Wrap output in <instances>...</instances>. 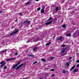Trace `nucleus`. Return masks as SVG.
<instances>
[{
    "mask_svg": "<svg viewBox=\"0 0 79 79\" xmlns=\"http://www.w3.org/2000/svg\"><path fill=\"white\" fill-rule=\"evenodd\" d=\"M77 56H79V53H77Z\"/></svg>",
    "mask_w": 79,
    "mask_h": 79,
    "instance_id": "58836bf2",
    "label": "nucleus"
},
{
    "mask_svg": "<svg viewBox=\"0 0 79 79\" xmlns=\"http://www.w3.org/2000/svg\"><path fill=\"white\" fill-rule=\"evenodd\" d=\"M40 79H42V78H40Z\"/></svg>",
    "mask_w": 79,
    "mask_h": 79,
    "instance_id": "8fccbe9b",
    "label": "nucleus"
},
{
    "mask_svg": "<svg viewBox=\"0 0 79 79\" xmlns=\"http://www.w3.org/2000/svg\"><path fill=\"white\" fill-rule=\"evenodd\" d=\"M31 23V21H29L28 20H26L24 22V25L26 26H27V25H29V24H30V23Z\"/></svg>",
    "mask_w": 79,
    "mask_h": 79,
    "instance_id": "f03ea898",
    "label": "nucleus"
},
{
    "mask_svg": "<svg viewBox=\"0 0 79 79\" xmlns=\"http://www.w3.org/2000/svg\"><path fill=\"white\" fill-rule=\"evenodd\" d=\"M41 13H44V8L42 9L41 10Z\"/></svg>",
    "mask_w": 79,
    "mask_h": 79,
    "instance_id": "ddd939ff",
    "label": "nucleus"
},
{
    "mask_svg": "<svg viewBox=\"0 0 79 79\" xmlns=\"http://www.w3.org/2000/svg\"><path fill=\"white\" fill-rule=\"evenodd\" d=\"M40 7H39L37 9V11H40Z\"/></svg>",
    "mask_w": 79,
    "mask_h": 79,
    "instance_id": "a878e982",
    "label": "nucleus"
},
{
    "mask_svg": "<svg viewBox=\"0 0 79 79\" xmlns=\"http://www.w3.org/2000/svg\"><path fill=\"white\" fill-rule=\"evenodd\" d=\"M28 56H29V57H31V55H28Z\"/></svg>",
    "mask_w": 79,
    "mask_h": 79,
    "instance_id": "4c0bfd02",
    "label": "nucleus"
},
{
    "mask_svg": "<svg viewBox=\"0 0 79 79\" xmlns=\"http://www.w3.org/2000/svg\"><path fill=\"white\" fill-rule=\"evenodd\" d=\"M71 59H72V57H70L69 58V60H71Z\"/></svg>",
    "mask_w": 79,
    "mask_h": 79,
    "instance_id": "72a5a7b5",
    "label": "nucleus"
},
{
    "mask_svg": "<svg viewBox=\"0 0 79 79\" xmlns=\"http://www.w3.org/2000/svg\"><path fill=\"white\" fill-rule=\"evenodd\" d=\"M66 36H67V37H69L71 36V33H70L69 34H67L66 35Z\"/></svg>",
    "mask_w": 79,
    "mask_h": 79,
    "instance_id": "2eb2a0df",
    "label": "nucleus"
},
{
    "mask_svg": "<svg viewBox=\"0 0 79 79\" xmlns=\"http://www.w3.org/2000/svg\"><path fill=\"white\" fill-rule=\"evenodd\" d=\"M76 32L75 33L73 34V37H75V38H77V36L76 35Z\"/></svg>",
    "mask_w": 79,
    "mask_h": 79,
    "instance_id": "9b49d317",
    "label": "nucleus"
},
{
    "mask_svg": "<svg viewBox=\"0 0 79 79\" xmlns=\"http://www.w3.org/2000/svg\"><path fill=\"white\" fill-rule=\"evenodd\" d=\"M78 70V69H74L73 70V71L74 73H76V72H77V71Z\"/></svg>",
    "mask_w": 79,
    "mask_h": 79,
    "instance_id": "f3484780",
    "label": "nucleus"
},
{
    "mask_svg": "<svg viewBox=\"0 0 79 79\" xmlns=\"http://www.w3.org/2000/svg\"><path fill=\"white\" fill-rule=\"evenodd\" d=\"M19 63H20V62H19L17 63V64H16L14 66H13V68H14V69L15 68H16V66H18V64H19Z\"/></svg>",
    "mask_w": 79,
    "mask_h": 79,
    "instance_id": "6e6552de",
    "label": "nucleus"
},
{
    "mask_svg": "<svg viewBox=\"0 0 79 79\" xmlns=\"http://www.w3.org/2000/svg\"><path fill=\"white\" fill-rule=\"evenodd\" d=\"M54 65L56 66V64H54Z\"/></svg>",
    "mask_w": 79,
    "mask_h": 79,
    "instance_id": "de8ad7c7",
    "label": "nucleus"
},
{
    "mask_svg": "<svg viewBox=\"0 0 79 79\" xmlns=\"http://www.w3.org/2000/svg\"><path fill=\"white\" fill-rule=\"evenodd\" d=\"M76 62V63H79V60H77Z\"/></svg>",
    "mask_w": 79,
    "mask_h": 79,
    "instance_id": "7c9ffc66",
    "label": "nucleus"
},
{
    "mask_svg": "<svg viewBox=\"0 0 79 79\" xmlns=\"http://www.w3.org/2000/svg\"><path fill=\"white\" fill-rule=\"evenodd\" d=\"M24 65V64L23 63L21 64L18 67H17L15 69H18L19 68H21V66H23Z\"/></svg>",
    "mask_w": 79,
    "mask_h": 79,
    "instance_id": "0eeeda50",
    "label": "nucleus"
},
{
    "mask_svg": "<svg viewBox=\"0 0 79 79\" xmlns=\"http://www.w3.org/2000/svg\"><path fill=\"white\" fill-rule=\"evenodd\" d=\"M13 28H14V27H12L11 28V29H13Z\"/></svg>",
    "mask_w": 79,
    "mask_h": 79,
    "instance_id": "a18cd8bd",
    "label": "nucleus"
},
{
    "mask_svg": "<svg viewBox=\"0 0 79 79\" xmlns=\"http://www.w3.org/2000/svg\"><path fill=\"white\" fill-rule=\"evenodd\" d=\"M31 57H34V55H31Z\"/></svg>",
    "mask_w": 79,
    "mask_h": 79,
    "instance_id": "ea45409f",
    "label": "nucleus"
},
{
    "mask_svg": "<svg viewBox=\"0 0 79 79\" xmlns=\"http://www.w3.org/2000/svg\"><path fill=\"white\" fill-rule=\"evenodd\" d=\"M35 37H36V36H35L34 37H33V38L31 39V40H29L27 41V43H29L30 42H31L32 40H34L33 42H37V41H39V40H40V38L39 37H38L36 38V39H35Z\"/></svg>",
    "mask_w": 79,
    "mask_h": 79,
    "instance_id": "f257e3e1",
    "label": "nucleus"
},
{
    "mask_svg": "<svg viewBox=\"0 0 79 79\" xmlns=\"http://www.w3.org/2000/svg\"><path fill=\"white\" fill-rule=\"evenodd\" d=\"M76 66V65H75L74 66H73L71 68V69H70V71H72L73 69H74V68H75V66Z\"/></svg>",
    "mask_w": 79,
    "mask_h": 79,
    "instance_id": "4468645a",
    "label": "nucleus"
},
{
    "mask_svg": "<svg viewBox=\"0 0 79 79\" xmlns=\"http://www.w3.org/2000/svg\"><path fill=\"white\" fill-rule=\"evenodd\" d=\"M61 47H65V45H64V44H63V45H62L61 46Z\"/></svg>",
    "mask_w": 79,
    "mask_h": 79,
    "instance_id": "cd10ccee",
    "label": "nucleus"
},
{
    "mask_svg": "<svg viewBox=\"0 0 79 79\" xmlns=\"http://www.w3.org/2000/svg\"><path fill=\"white\" fill-rule=\"evenodd\" d=\"M56 12H57L58 11H59V7L58 6L56 8Z\"/></svg>",
    "mask_w": 79,
    "mask_h": 79,
    "instance_id": "f8f14e48",
    "label": "nucleus"
},
{
    "mask_svg": "<svg viewBox=\"0 0 79 79\" xmlns=\"http://www.w3.org/2000/svg\"><path fill=\"white\" fill-rule=\"evenodd\" d=\"M39 0H37V2H38V1H39Z\"/></svg>",
    "mask_w": 79,
    "mask_h": 79,
    "instance_id": "37998d69",
    "label": "nucleus"
},
{
    "mask_svg": "<svg viewBox=\"0 0 79 79\" xmlns=\"http://www.w3.org/2000/svg\"><path fill=\"white\" fill-rule=\"evenodd\" d=\"M52 21L50 20V22H46L45 23L46 25H49V24H52Z\"/></svg>",
    "mask_w": 79,
    "mask_h": 79,
    "instance_id": "423d86ee",
    "label": "nucleus"
},
{
    "mask_svg": "<svg viewBox=\"0 0 79 79\" xmlns=\"http://www.w3.org/2000/svg\"><path fill=\"white\" fill-rule=\"evenodd\" d=\"M0 72H1V71H0Z\"/></svg>",
    "mask_w": 79,
    "mask_h": 79,
    "instance_id": "5fc2aeb1",
    "label": "nucleus"
},
{
    "mask_svg": "<svg viewBox=\"0 0 79 79\" xmlns=\"http://www.w3.org/2000/svg\"><path fill=\"white\" fill-rule=\"evenodd\" d=\"M37 49V47H35L33 49V51H35V50H36Z\"/></svg>",
    "mask_w": 79,
    "mask_h": 79,
    "instance_id": "dca6fc26",
    "label": "nucleus"
},
{
    "mask_svg": "<svg viewBox=\"0 0 79 79\" xmlns=\"http://www.w3.org/2000/svg\"><path fill=\"white\" fill-rule=\"evenodd\" d=\"M4 69H6V68H7V67H6V66H5L4 67Z\"/></svg>",
    "mask_w": 79,
    "mask_h": 79,
    "instance_id": "c756f323",
    "label": "nucleus"
},
{
    "mask_svg": "<svg viewBox=\"0 0 79 79\" xmlns=\"http://www.w3.org/2000/svg\"><path fill=\"white\" fill-rule=\"evenodd\" d=\"M37 63V61H35L34 62V64H35V63Z\"/></svg>",
    "mask_w": 79,
    "mask_h": 79,
    "instance_id": "f704fd0d",
    "label": "nucleus"
},
{
    "mask_svg": "<svg viewBox=\"0 0 79 79\" xmlns=\"http://www.w3.org/2000/svg\"><path fill=\"white\" fill-rule=\"evenodd\" d=\"M15 58H12L10 59H7L6 60V61H11V60H15Z\"/></svg>",
    "mask_w": 79,
    "mask_h": 79,
    "instance_id": "1a4fd4ad",
    "label": "nucleus"
},
{
    "mask_svg": "<svg viewBox=\"0 0 79 79\" xmlns=\"http://www.w3.org/2000/svg\"><path fill=\"white\" fill-rule=\"evenodd\" d=\"M55 36H54V38H55Z\"/></svg>",
    "mask_w": 79,
    "mask_h": 79,
    "instance_id": "864d4df0",
    "label": "nucleus"
},
{
    "mask_svg": "<svg viewBox=\"0 0 79 79\" xmlns=\"http://www.w3.org/2000/svg\"><path fill=\"white\" fill-rule=\"evenodd\" d=\"M74 44V43H72V44Z\"/></svg>",
    "mask_w": 79,
    "mask_h": 79,
    "instance_id": "09e8293b",
    "label": "nucleus"
},
{
    "mask_svg": "<svg viewBox=\"0 0 79 79\" xmlns=\"http://www.w3.org/2000/svg\"><path fill=\"white\" fill-rule=\"evenodd\" d=\"M66 64L67 66H69V63L67 62L66 63Z\"/></svg>",
    "mask_w": 79,
    "mask_h": 79,
    "instance_id": "412c9836",
    "label": "nucleus"
},
{
    "mask_svg": "<svg viewBox=\"0 0 79 79\" xmlns=\"http://www.w3.org/2000/svg\"><path fill=\"white\" fill-rule=\"evenodd\" d=\"M52 19L53 18L52 17L50 18L49 19H48V20H47V21H49L50 20H51V19Z\"/></svg>",
    "mask_w": 79,
    "mask_h": 79,
    "instance_id": "aec40b11",
    "label": "nucleus"
},
{
    "mask_svg": "<svg viewBox=\"0 0 79 79\" xmlns=\"http://www.w3.org/2000/svg\"><path fill=\"white\" fill-rule=\"evenodd\" d=\"M77 67H79V64H77Z\"/></svg>",
    "mask_w": 79,
    "mask_h": 79,
    "instance_id": "79ce46f5",
    "label": "nucleus"
},
{
    "mask_svg": "<svg viewBox=\"0 0 79 79\" xmlns=\"http://www.w3.org/2000/svg\"><path fill=\"white\" fill-rule=\"evenodd\" d=\"M18 55V53H17V52H16L15 54V55Z\"/></svg>",
    "mask_w": 79,
    "mask_h": 79,
    "instance_id": "e433bc0d",
    "label": "nucleus"
},
{
    "mask_svg": "<svg viewBox=\"0 0 79 79\" xmlns=\"http://www.w3.org/2000/svg\"><path fill=\"white\" fill-rule=\"evenodd\" d=\"M0 64H2V65H1L0 68H2L3 66H4L6 64V62H5L4 61H3L0 63Z\"/></svg>",
    "mask_w": 79,
    "mask_h": 79,
    "instance_id": "7ed1b4c3",
    "label": "nucleus"
},
{
    "mask_svg": "<svg viewBox=\"0 0 79 79\" xmlns=\"http://www.w3.org/2000/svg\"><path fill=\"white\" fill-rule=\"evenodd\" d=\"M54 58H55V57H52L51 58V60H53V59H54Z\"/></svg>",
    "mask_w": 79,
    "mask_h": 79,
    "instance_id": "473e14b6",
    "label": "nucleus"
},
{
    "mask_svg": "<svg viewBox=\"0 0 79 79\" xmlns=\"http://www.w3.org/2000/svg\"><path fill=\"white\" fill-rule=\"evenodd\" d=\"M61 39H62V37L60 36L59 38L56 39V40L57 42H58L59 40H61Z\"/></svg>",
    "mask_w": 79,
    "mask_h": 79,
    "instance_id": "9d476101",
    "label": "nucleus"
},
{
    "mask_svg": "<svg viewBox=\"0 0 79 79\" xmlns=\"http://www.w3.org/2000/svg\"><path fill=\"white\" fill-rule=\"evenodd\" d=\"M4 52L5 53L6 52H7V49H5V50H4Z\"/></svg>",
    "mask_w": 79,
    "mask_h": 79,
    "instance_id": "c85d7f7f",
    "label": "nucleus"
},
{
    "mask_svg": "<svg viewBox=\"0 0 79 79\" xmlns=\"http://www.w3.org/2000/svg\"><path fill=\"white\" fill-rule=\"evenodd\" d=\"M62 73H64V74H65V73H66V71H65V70H64L62 71Z\"/></svg>",
    "mask_w": 79,
    "mask_h": 79,
    "instance_id": "5701e85b",
    "label": "nucleus"
},
{
    "mask_svg": "<svg viewBox=\"0 0 79 79\" xmlns=\"http://www.w3.org/2000/svg\"><path fill=\"white\" fill-rule=\"evenodd\" d=\"M16 22H18V20H16Z\"/></svg>",
    "mask_w": 79,
    "mask_h": 79,
    "instance_id": "c03bdc74",
    "label": "nucleus"
},
{
    "mask_svg": "<svg viewBox=\"0 0 79 79\" xmlns=\"http://www.w3.org/2000/svg\"><path fill=\"white\" fill-rule=\"evenodd\" d=\"M1 53H5V52H4V51L3 50L2 51H1Z\"/></svg>",
    "mask_w": 79,
    "mask_h": 79,
    "instance_id": "bb28decb",
    "label": "nucleus"
},
{
    "mask_svg": "<svg viewBox=\"0 0 79 79\" xmlns=\"http://www.w3.org/2000/svg\"><path fill=\"white\" fill-rule=\"evenodd\" d=\"M23 14V13L22 12L19 13V16H22Z\"/></svg>",
    "mask_w": 79,
    "mask_h": 79,
    "instance_id": "6ab92c4d",
    "label": "nucleus"
},
{
    "mask_svg": "<svg viewBox=\"0 0 79 79\" xmlns=\"http://www.w3.org/2000/svg\"><path fill=\"white\" fill-rule=\"evenodd\" d=\"M48 69V68H46V69Z\"/></svg>",
    "mask_w": 79,
    "mask_h": 79,
    "instance_id": "49530a36",
    "label": "nucleus"
},
{
    "mask_svg": "<svg viewBox=\"0 0 79 79\" xmlns=\"http://www.w3.org/2000/svg\"><path fill=\"white\" fill-rule=\"evenodd\" d=\"M27 79V78H25V79L24 78V79Z\"/></svg>",
    "mask_w": 79,
    "mask_h": 79,
    "instance_id": "603ef678",
    "label": "nucleus"
},
{
    "mask_svg": "<svg viewBox=\"0 0 79 79\" xmlns=\"http://www.w3.org/2000/svg\"><path fill=\"white\" fill-rule=\"evenodd\" d=\"M62 27L63 28H65L66 27V25H64L62 26Z\"/></svg>",
    "mask_w": 79,
    "mask_h": 79,
    "instance_id": "b1692460",
    "label": "nucleus"
},
{
    "mask_svg": "<svg viewBox=\"0 0 79 79\" xmlns=\"http://www.w3.org/2000/svg\"><path fill=\"white\" fill-rule=\"evenodd\" d=\"M50 44H51V42H49V43H47L46 44V46H47V45H49Z\"/></svg>",
    "mask_w": 79,
    "mask_h": 79,
    "instance_id": "a211bd4d",
    "label": "nucleus"
},
{
    "mask_svg": "<svg viewBox=\"0 0 79 79\" xmlns=\"http://www.w3.org/2000/svg\"><path fill=\"white\" fill-rule=\"evenodd\" d=\"M51 76H52V77H54V76H55V75L52 74Z\"/></svg>",
    "mask_w": 79,
    "mask_h": 79,
    "instance_id": "c9c22d12",
    "label": "nucleus"
},
{
    "mask_svg": "<svg viewBox=\"0 0 79 79\" xmlns=\"http://www.w3.org/2000/svg\"><path fill=\"white\" fill-rule=\"evenodd\" d=\"M51 71H55V69H51Z\"/></svg>",
    "mask_w": 79,
    "mask_h": 79,
    "instance_id": "2f4dec72",
    "label": "nucleus"
},
{
    "mask_svg": "<svg viewBox=\"0 0 79 79\" xmlns=\"http://www.w3.org/2000/svg\"><path fill=\"white\" fill-rule=\"evenodd\" d=\"M18 32V30L15 31H14L13 32H11L10 35V36L11 35H14V34H16V33H17Z\"/></svg>",
    "mask_w": 79,
    "mask_h": 79,
    "instance_id": "20e7f679",
    "label": "nucleus"
},
{
    "mask_svg": "<svg viewBox=\"0 0 79 79\" xmlns=\"http://www.w3.org/2000/svg\"><path fill=\"white\" fill-rule=\"evenodd\" d=\"M41 61H44V62H45V61H46L44 59H41Z\"/></svg>",
    "mask_w": 79,
    "mask_h": 79,
    "instance_id": "4be33fe9",
    "label": "nucleus"
},
{
    "mask_svg": "<svg viewBox=\"0 0 79 79\" xmlns=\"http://www.w3.org/2000/svg\"><path fill=\"white\" fill-rule=\"evenodd\" d=\"M31 2L30 1L27 2V3H26V5H28V4H29V3H31Z\"/></svg>",
    "mask_w": 79,
    "mask_h": 79,
    "instance_id": "393cba45",
    "label": "nucleus"
},
{
    "mask_svg": "<svg viewBox=\"0 0 79 79\" xmlns=\"http://www.w3.org/2000/svg\"><path fill=\"white\" fill-rule=\"evenodd\" d=\"M2 11H0V14H1V13H2Z\"/></svg>",
    "mask_w": 79,
    "mask_h": 79,
    "instance_id": "a19ab883",
    "label": "nucleus"
},
{
    "mask_svg": "<svg viewBox=\"0 0 79 79\" xmlns=\"http://www.w3.org/2000/svg\"><path fill=\"white\" fill-rule=\"evenodd\" d=\"M26 52H28V51H26Z\"/></svg>",
    "mask_w": 79,
    "mask_h": 79,
    "instance_id": "3c124183",
    "label": "nucleus"
},
{
    "mask_svg": "<svg viewBox=\"0 0 79 79\" xmlns=\"http://www.w3.org/2000/svg\"><path fill=\"white\" fill-rule=\"evenodd\" d=\"M66 48H63L61 51V53H64V52L66 51Z\"/></svg>",
    "mask_w": 79,
    "mask_h": 79,
    "instance_id": "39448f33",
    "label": "nucleus"
}]
</instances>
